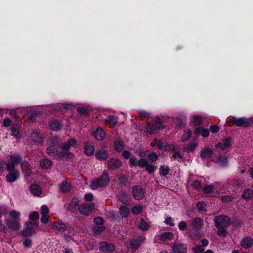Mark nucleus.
<instances>
[{"mask_svg":"<svg viewBox=\"0 0 253 253\" xmlns=\"http://www.w3.org/2000/svg\"><path fill=\"white\" fill-rule=\"evenodd\" d=\"M77 110L79 113H82L85 115H88V111L87 109L84 107H79L77 108Z\"/></svg>","mask_w":253,"mask_h":253,"instance_id":"nucleus-63","label":"nucleus"},{"mask_svg":"<svg viewBox=\"0 0 253 253\" xmlns=\"http://www.w3.org/2000/svg\"><path fill=\"white\" fill-rule=\"evenodd\" d=\"M172 249L173 253H186L187 245L184 244L175 243Z\"/></svg>","mask_w":253,"mask_h":253,"instance_id":"nucleus-15","label":"nucleus"},{"mask_svg":"<svg viewBox=\"0 0 253 253\" xmlns=\"http://www.w3.org/2000/svg\"><path fill=\"white\" fill-rule=\"evenodd\" d=\"M215 226L217 228V234L220 237H225L228 231L226 228L231 224V219L227 215H221L215 217L214 220Z\"/></svg>","mask_w":253,"mask_h":253,"instance_id":"nucleus-1","label":"nucleus"},{"mask_svg":"<svg viewBox=\"0 0 253 253\" xmlns=\"http://www.w3.org/2000/svg\"><path fill=\"white\" fill-rule=\"evenodd\" d=\"M190 139V130H187L184 131L181 137V141L184 142Z\"/></svg>","mask_w":253,"mask_h":253,"instance_id":"nucleus-52","label":"nucleus"},{"mask_svg":"<svg viewBox=\"0 0 253 253\" xmlns=\"http://www.w3.org/2000/svg\"><path fill=\"white\" fill-rule=\"evenodd\" d=\"M51 226L54 230H57L59 232H63L67 229L66 225L61 222H52Z\"/></svg>","mask_w":253,"mask_h":253,"instance_id":"nucleus-22","label":"nucleus"},{"mask_svg":"<svg viewBox=\"0 0 253 253\" xmlns=\"http://www.w3.org/2000/svg\"><path fill=\"white\" fill-rule=\"evenodd\" d=\"M148 158L152 162H155L158 159V156L156 152H153L148 155Z\"/></svg>","mask_w":253,"mask_h":253,"instance_id":"nucleus-57","label":"nucleus"},{"mask_svg":"<svg viewBox=\"0 0 253 253\" xmlns=\"http://www.w3.org/2000/svg\"><path fill=\"white\" fill-rule=\"evenodd\" d=\"M122 165V163L119 159L111 158L107 162V168L111 170H114L119 168Z\"/></svg>","mask_w":253,"mask_h":253,"instance_id":"nucleus-9","label":"nucleus"},{"mask_svg":"<svg viewBox=\"0 0 253 253\" xmlns=\"http://www.w3.org/2000/svg\"><path fill=\"white\" fill-rule=\"evenodd\" d=\"M121 216L123 217H127L129 213V209L125 206H122L119 209Z\"/></svg>","mask_w":253,"mask_h":253,"instance_id":"nucleus-39","label":"nucleus"},{"mask_svg":"<svg viewBox=\"0 0 253 253\" xmlns=\"http://www.w3.org/2000/svg\"><path fill=\"white\" fill-rule=\"evenodd\" d=\"M143 211V206L141 205H137L133 206L131 209V211L134 214H139Z\"/></svg>","mask_w":253,"mask_h":253,"instance_id":"nucleus-43","label":"nucleus"},{"mask_svg":"<svg viewBox=\"0 0 253 253\" xmlns=\"http://www.w3.org/2000/svg\"><path fill=\"white\" fill-rule=\"evenodd\" d=\"M117 197L119 201L124 204H126L128 202L129 200V195L123 191H120L117 195Z\"/></svg>","mask_w":253,"mask_h":253,"instance_id":"nucleus-23","label":"nucleus"},{"mask_svg":"<svg viewBox=\"0 0 253 253\" xmlns=\"http://www.w3.org/2000/svg\"><path fill=\"white\" fill-rule=\"evenodd\" d=\"M92 134L95 138L98 141H101L105 138V132L100 127L97 128L95 131L92 133Z\"/></svg>","mask_w":253,"mask_h":253,"instance_id":"nucleus-24","label":"nucleus"},{"mask_svg":"<svg viewBox=\"0 0 253 253\" xmlns=\"http://www.w3.org/2000/svg\"><path fill=\"white\" fill-rule=\"evenodd\" d=\"M15 165L12 163L11 162H9L6 164V169L8 171L11 172L16 171L15 169Z\"/></svg>","mask_w":253,"mask_h":253,"instance_id":"nucleus-58","label":"nucleus"},{"mask_svg":"<svg viewBox=\"0 0 253 253\" xmlns=\"http://www.w3.org/2000/svg\"><path fill=\"white\" fill-rule=\"evenodd\" d=\"M110 182V178L106 171H104L102 174L98 178L93 180L90 184L92 189L95 190L99 187L106 186Z\"/></svg>","mask_w":253,"mask_h":253,"instance_id":"nucleus-2","label":"nucleus"},{"mask_svg":"<svg viewBox=\"0 0 253 253\" xmlns=\"http://www.w3.org/2000/svg\"><path fill=\"white\" fill-rule=\"evenodd\" d=\"M196 207L199 211L206 212L207 211L204 202L199 201L196 204Z\"/></svg>","mask_w":253,"mask_h":253,"instance_id":"nucleus-44","label":"nucleus"},{"mask_svg":"<svg viewBox=\"0 0 253 253\" xmlns=\"http://www.w3.org/2000/svg\"><path fill=\"white\" fill-rule=\"evenodd\" d=\"M30 191L33 195L39 196L41 193L40 188L37 185H32L30 186Z\"/></svg>","mask_w":253,"mask_h":253,"instance_id":"nucleus-37","label":"nucleus"},{"mask_svg":"<svg viewBox=\"0 0 253 253\" xmlns=\"http://www.w3.org/2000/svg\"><path fill=\"white\" fill-rule=\"evenodd\" d=\"M95 151L94 145L90 142H87L85 143L84 147V152L87 156L92 155Z\"/></svg>","mask_w":253,"mask_h":253,"instance_id":"nucleus-29","label":"nucleus"},{"mask_svg":"<svg viewBox=\"0 0 253 253\" xmlns=\"http://www.w3.org/2000/svg\"><path fill=\"white\" fill-rule=\"evenodd\" d=\"M201 245H196L195 247H192V250L194 253H202L204 251V247L207 246L209 244V241L206 239H203L201 240Z\"/></svg>","mask_w":253,"mask_h":253,"instance_id":"nucleus-18","label":"nucleus"},{"mask_svg":"<svg viewBox=\"0 0 253 253\" xmlns=\"http://www.w3.org/2000/svg\"><path fill=\"white\" fill-rule=\"evenodd\" d=\"M12 135L16 138H20L21 135L19 132L18 126L17 125H12L11 127Z\"/></svg>","mask_w":253,"mask_h":253,"instance_id":"nucleus-42","label":"nucleus"},{"mask_svg":"<svg viewBox=\"0 0 253 253\" xmlns=\"http://www.w3.org/2000/svg\"><path fill=\"white\" fill-rule=\"evenodd\" d=\"M39 215L37 211H34L29 215V218L31 220L35 221L38 219Z\"/></svg>","mask_w":253,"mask_h":253,"instance_id":"nucleus-60","label":"nucleus"},{"mask_svg":"<svg viewBox=\"0 0 253 253\" xmlns=\"http://www.w3.org/2000/svg\"><path fill=\"white\" fill-rule=\"evenodd\" d=\"M193 122L194 126H200L203 123V119L201 115H195L193 116Z\"/></svg>","mask_w":253,"mask_h":253,"instance_id":"nucleus-34","label":"nucleus"},{"mask_svg":"<svg viewBox=\"0 0 253 253\" xmlns=\"http://www.w3.org/2000/svg\"><path fill=\"white\" fill-rule=\"evenodd\" d=\"M6 223L9 229L15 231H18L21 227L20 220H18L7 219Z\"/></svg>","mask_w":253,"mask_h":253,"instance_id":"nucleus-17","label":"nucleus"},{"mask_svg":"<svg viewBox=\"0 0 253 253\" xmlns=\"http://www.w3.org/2000/svg\"><path fill=\"white\" fill-rule=\"evenodd\" d=\"M119 183L120 185H121V187L122 186H125L127 183L128 179L124 175H121L120 176V177L118 178Z\"/></svg>","mask_w":253,"mask_h":253,"instance_id":"nucleus-49","label":"nucleus"},{"mask_svg":"<svg viewBox=\"0 0 253 253\" xmlns=\"http://www.w3.org/2000/svg\"><path fill=\"white\" fill-rule=\"evenodd\" d=\"M95 158L99 161H104L107 159L109 154L104 149H97L95 153Z\"/></svg>","mask_w":253,"mask_h":253,"instance_id":"nucleus-16","label":"nucleus"},{"mask_svg":"<svg viewBox=\"0 0 253 253\" xmlns=\"http://www.w3.org/2000/svg\"><path fill=\"white\" fill-rule=\"evenodd\" d=\"M170 172V168L167 166L161 165L159 168V174L161 176L165 177Z\"/></svg>","mask_w":253,"mask_h":253,"instance_id":"nucleus-33","label":"nucleus"},{"mask_svg":"<svg viewBox=\"0 0 253 253\" xmlns=\"http://www.w3.org/2000/svg\"><path fill=\"white\" fill-rule=\"evenodd\" d=\"M29 139L34 144L37 145L42 144L43 143V140L41 134L36 130L34 131L31 133Z\"/></svg>","mask_w":253,"mask_h":253,"instance_id":"nucleus-12","label":"nucleus"},{"mask_svg":"<svg viewBox=\"0 0 253 253\" xmlns=\"http://www.w3.org/2000/svg\"><path fill=\"white\" fill-rule=\"evenodd\" d=\"M106 122L109 124L111 127H113L117 123L118 119L114 116H109L106 120Z\"/></svg>","mask_w":253,"mask_h":253,"instance_id":"nucleus-38","label":"nucleus"},{"mask_svg":"<svg viewBox=\"0 0 253 253\" xmlns=\"http://www.w3.org/2000/svg\"><path fill=\"white\" fill-rule=\"evenodd\" d=\"M149 227L148 224L143 219H141L139 225V229L143 231H146L149 229Z\"/></svg>","mask_w":253,"mask_h":253,"instance_id":"nucleus-45","label":"nucleus"},{"mask_svg":"<svg viewBox=\"0 0 253 253\" xmlns=\"http://www.w3.org/2000/svg\"><path fill=\"white\" fill-rule=\"evenodd\" d=\"M42 216L41 217L40 220L41 222L43 223H47L50 218V216L48 214H41Z\"/></svg>","mask_w":253,"mask_h":253,"instance_id":"nucleus-64","label":"nucleus"},{"mask_svg":"<svg viewBox=\"0 0 253 253\" xmlns=\"http://www.w3.org/2000/svg\"><path fill=\"white\" fill-rule=\"evenodd\" d=\"M233 139L231 137H227L222 140V142H219L216 145L217 148L221 150H226L232 145Z\"/></svg>","mask_w":253,"mask_h":253,"instance_id":"nucleus-11","label":"nucleus"},{"mask_svg":"<svg viewBox=\"0 0 253 253\" xmlns=\"http://www.w3.org/2000/svg\"><path fill=\"white\" fill-rule=\"evenodd\" d=\"M152 147L156 146L158 149H161L163 147V144L161 140L155 139L151 143Z\"/></svg>","mask_w":253,"mask_h":253,"instance_id":"nucleus-46","label":"nucleus"},{"mask_svg":"<svg viewBox=\"0 0 253 253\" xmlns=\"http://www.w3.org/2000/svg\"><path fill=\"white\" fill-rule=\"evenodd\" d=\"M194 134L198 137L201 135L203 137H207L209 136L210 131L207 128H204L201 126L197 127L194 130Z\"/></svg>","mask_w":253,"mask_h":253,"instance_id":"nucleus-19","label":"nucleus"},{"mask_svg":"<svg viewBox=\"0 0 253 253\" xmlns=\"http://www.w3.org/2000/svg\"><path fill=\"white\" fill-rule=\"evenodd\" d=\"M52 162L48 159L44 158L40 161V166L43 169H49L52 165Z\"/></svg>","mask_w":253,"mask_h":253,"instance_id":"nucleus-31","label":"nucleus"},{"mask_svg":"<svg viewBox=\"0 0 253 253\" xmlns=\"http://www.w3.org/2000/svg\"><path fill=\"white\" fill-rule=\"evenodd\" d=\"M220 199L223 202L228 203L233 200L234 197L231 195H222L220 197Z\"/></svg>","mask_w":253,"mask_h":253,"instance_id":"nucleus-50","label":"nucleus"},{"mask_svg":"<svg viewBox=\"0 0 253 253\" xmlns=\"http://www.w3.org/2000/svg\"><path fill=\"white\" fill-rule=\"evenodd\" d=\"M253 197V190L250 188L246 189L242 195V198L249 201Z\"/></svg>","mask_w":253,"mask_h":253,"instance_id":"nucleus-30","label":"nucleus"},{"mask_svg":"<svg viewBox=\"0 0 253 253\" xmlns=\"http://www.w3.org/2000/svg\"><path fill=\"white\" fill-rule=\"evenodd\" d=\"M9 215L11 218L10 219L20 220L21 214L19 211L16 210H13L9 212Z\"/></svg>","mask_w":253,"mask_h":253,"instance_id":"nucleus-41","label":"nucleus"},{"mask_svg":"<svg viewBox=\"0 0 253 253\" xmlns=\"http://www.w3.org/2000/svg\"><path fill=\"white\" fill-rule=\"evenodd\" d=\"M163 128L162 119L157 117L155 119L154 122L147 123L146 129L148 133L152 134L155 131L162 129Z\"/></svg>","mask_w":253,"mask_h":253,"instance_id":"nucleus-5","label":"nucleus"},{"mask_svg":"<svg viewBox=\"0 0 253 253\" xmlns=\"http://www.w3.org/2000/svg\"><path fill=\"white\" fill-rule=\"evenodd\" d=\"M218 161L223 166H226L228 164V160L227 157L224 156L220 155L218 158Z\"/></svg>","mask_w":253,"mask_h":253,"instance_id":"nucleus-51","label":"nucleus"},{"mask_svg":"<svg viewBox=\"0 0 253 253\" xmlns=\"http://www.w3.org/2000/svg\"><path fill=\"white\" fill-rule=\"evenodd\" d=\"M193 187L196 190H200L202 188V185L200 181L198 180H195L192 184Z\"/></svg>","mask_w":253,"mask_h":253,"instance_id":"nucleus-62","label":"nucleus"},{"mask_svg":"<svg viewBox=\"0 0 253 253\" xmlns=\"http://www.w3.org/2000/svg\"><path fill=\"white\" fill-rule=\"evenodd\" d=\"M76 143V140L74 138L69 139L66 143L62 144L61 148L63 151H68L71 146Z\"/></svg>","mask_w":253,"mask_h":253,"instance_id":"nucleus-27","label":"nucleus"},{"mask_svg":"<svg viewBox=\"0 0 253 253\" xmlns=\"http://www.w3.org/2000/svg\"><path fill=\"white\" fill-rule=\"evenodd\" d=\"M132 193L133 197L136 200H141L144 197V190L139 185L132 187Z\"/></svg>","mask_w":253,"mask_h":253,"instance_id":"nucleus-10","label":"nucleus"},{"mask_svg":"<svg viewBox=\"0 0 253 253\" xmlns=\"http://www.w3.org/2000/svg\"><path fill=\"white\" fill-rule=\"evenodd\" d=\"M253 244V239L250 237L243 238L241 241V245L244 248H249L251 247Z\"/></svg>","mask_w":253,"mask_h":253,"instance_id":"nucleus-28","label":"nucleus"},{"mask_svg":"<svg viewBox=\"0 0 253 253\" xmlns=\"http://www.w3.org/2000/svg\"><path fill=\"white\" fill-rule=\"evenodd\" d=\"M41 214H48L49 210L46 205H42L41 207Z\"/></svg>","mask_w":253,"mask_h":253,"instance_id":"nucleus-59","label":"nucleus"},{"mask_svg":"<svg viewBox=\"0 0 253 253\" xmlns=\"http://www.w3.org/2000/svg\"><path fill=\"white\" fill-rule=\"evenodd\" d=\"M174 234L170 232H166L161 234L157 235L154 238V242L160 243L161 242H165L174 239Z\"/></svg>","mask_w":253,"mask_h":253,"instance_id":"nucleus-8","label":"nucleus"},{"mask_svg":"<svg viewBox=\"0 0 253 253\" xmlns=\"http://www.w3.org/2000/svg\"><path fill=\"white\" fill-rule=\"evenodd\" d=\"M49 126L52 130L55 131L60 130L62 127L60 122L56 120H54L50 122Z\"/></svg>","mask_w":253,"mask_h":253,"instance_id":"nucleus-32","label":"nucleus"},{"mask_svg":"<svg viewBox=\"0 0 253 253\" xmlns=\"http://www.w3.org/2000/svg\"><path fill=\"white\" fill-rule=\"evenodd\" d=\"M145 240L144 236H139L133 239L130 242L131 248L133 249H137L140 246L141 244Z\"/></svg>","mask_w":253,"mask_h":253,"instance_id":"nucleus-20","label":"nucleus"},{"mask_svg":"<svg viewBox=\"0 0 253 253\" xmlns=\"http://www.w3.org/2000/svg\"><path fill=\"white\" fill-rule=\"evenodd\" d=\"M203 221L199 218H195L192 222H191V227L193 228L191 230V237L195 236L199 237L201 236L200 231L203 228Z\"/></svg>","mask_w":253,"mask_h":253,"instance_id":"nucleus-4","label":"nucleus"},{"mask_svg":"<svg viewBox=\"0 0 253 253\" xmlns=\"http://www.w3.org/2000/svg\"><path fill=\"white\" fill-rule=\"evenodd\" d=\"M94 207L93 203L82 204L78 207V211L80 214L88 216L89 215Z\"/></svg>","mask_w":253,"mask_h":253,"instance_id":"nucleus-7","label":"nucleus"},{"mask_svg":"<svg viewBox=\"0 0 253 253\" xmlns=\"http://www.w3.org/2000/svg\"><path fill=\"white\" fill-rule=\"evenodd\" d=\"M38 227V224L33 222H27L24 226V229L21 232L23 237L31 236L35 233V229Z\"/></svg>","mask_w":253,"mask_h":253,"instance_id":"nucleus-6","label":"nucleus"},{"mask_svg":"<svg viewBox=\"0 0 253 253\" xmlns=\"http://www.w3.org/2000/svg\"><path fill=\"white\" fill-rule=\"evenodd\" d=\"M213 154V151L210 148H206L203 149L200 153L202 159L211 158Z\"/></svg>","mask_w":253,"mask_h":253,"instance_id":"nucleus-25","label":"nucleus"},{"mask_svg":"<svg viewBox=\"0 0 253 253\" xmlns=\"http://www.w3.org/2000/svg\"><path fill=\"white\" fill-rule=\"evenodd\" d=\"M130 165L133 167H137L138 164V160L135 157H131L129 159Z\"/></svg>","mask_w":253,"mask_h":253,"instance_id":"nucleus-61","label":"nucleus"},{"mask_svg":"<svg viewBox=\"0 0 253 253\" xmlns=\"http://www.w3.org/2000/svg\"><path fill=\"white\" fill-rule=\"evenodd\" d=\"M157 169V167L153 166L151 164H148L146 167V170L148 173L151 174L155 171V170Z\"/></svg>","mask_w":253,"mask_h":253,"instance_id":"nucleus-54","label":"nucleus"},{"mask_svg":"<svg viewBox=\"0 0 253 253\" xmlns=\"http://www.w3.org/2000/svg\"><path fill=\"white\" fill-rule=\"evenodd\" d=\"M164 223L166 225H170L171 227H174L175 225L174 219L171 217H167L165 219Z\"/></svg>","mask_w":253,"mask_h":253,"instance_id":"nucleus-53","label":"nucleus"},{"mask_svg":"<svg viewBox=\"0 0 253 253\" xmlns=\"http://www.w3.org/2000/svg\"><path fill=\"white\" fill-rule=\"evenodd\" d=\"M148 161L144 158H141L138 160V167L141 168L146 167L148 165Z\"/></svg>","mask_w":253,"mask_h":253,"instance_id":"nucleus-56","label":"nucleus"},{"mask_svg":"<svg viewBox=\"0 0 253 253\" xmlns=\"http://www.w3.org/2000/svg\"><path fill=\"white\" fill-rule=\"evenodd\" d=\"M209 130L211 133H216L219 131L220 128L218 125H211L210 126Z\"/></svg>","mask_w":253,"mask_h":253,"instance_id":"nucleus-55","label":"nucleus"},{"mask_svg":"<svg viewBox=\"0 0 253 253\" xmlns=\"http://www.w3.org/2000/svg\"><path fill=\"white\" fill-rule=\"evenodd\" d=\"M99 249L102 252H112L115 250V247L112 243L101 242L100 243Z\"/></svg>","mask_w":253,"mask_h":253,"instance_id":"nucleus-14","label":"nucleus"},{"mask_svg":"<svg viewBox=\"0 0 253 253\" xmlns=\"http://www.w3.org/2000/svg\"><path fill=\"white\" fill-rule=\"evenodd\" d=\"M20 177V173L18 170L9 172L6 175V181L8 182H13L16 181Z\"/></svg>","mask_w":253,"mask_h":253,"instance_id":"nucleus-21","label":"nucleus"},{"mask_svg":"<svg viewBox=\"0 0 253 253\" xmlns=\"http://www.w3.org/2000/svg\"><path fill=\"white\" fill-rule=\"evenodd\" d=\"M124 144L122 141L116 140L114 143V148L117 152H121L124 149Z\"/></svg>","mask_w":253,"mask_h":253,"instance_id":"nucleus-36","label":"nucleus"},{"mask_svg":"<svg viewBox=\"0 0 253 253\" xmlns=\"http://www.w3.org/2000/svg\"><path fill=\"white\" fill-rule=\"evenodd\" d=\"M79 204V200L77 198L74 197L73 198L71 202L68 204V206L67 207V209L68 210L72 211L74 210L76 207Z\"/></svg>","mask_w":253,"mask_h":253,"instance_id":"nucleus-35","label":"nucleus"},{"mask_svg":"<svg viewBox=\"0 0 253 253\" xmlns=\"http://www.w3.org/2000/svg\"><path fill=\"white\" fill-rule=\"evenodd\" d=\"M10 162L15 165H17L20 163L21 160V156L20 155H10Z\"/></svg>","mask_w":253,"mask_h":253,"instance_id":"nucleus-40","label":"nucleus"},{"mask_svg":"<svg viewBox=\"0 0 253 253\" xmlns=\"http://www.w3.org/2000/svg\"><path fill=\"white\" fill-rule=\"evenodd\" d=\"M49 145L46 149L47 154L52 157L58 156V148L59 147L60 144L58 138L55 137L51 138L49 141Z\"/></svg>","mask_w":253,"mask_h":253,"instance_id":"nucleus-3","label":"nucleus"},{"mask_svg":"<svg viewBox=\"0 0 253 253\" xmlns=\"http://www.w3.org/2000/svg\"><path fill=\"white\" fill-rule=\"evenodd\" d=\"M71 185L67 181H63L59 185L60 191L62 193L70 192L71 189Z\"/></svg>","mask_w":253,"mask_h":253,"instance_id":"nucleus-26","label":"nucleus"},{"mask_svg":"<svg viewBox=\"0 0 253 253\" xmlns=\"http://www.w3.org/2000/svg\"><path fill=\"white\" fill-rule=\"evenodd\" d=\"M214 188V186L212 184L209 185H205L203 187V190L206 194H209L213 191Z\"/></svg>","mask_w":253,"mask_h":253,"instance_id":"nucleus-47","label":"nucleus"},{"mask_svg":"<svg viewBox=\"0 0 253 253\" xmlns=\"http://www.w3.org/2000/svg\"><path fill=\"white\" fill-rule=\"evenodd\" d=\"M105 230V227L104 226L100 225L94 227L93 228V232L95 235H99Z\"/></svg>","mask_w":253,"mask_h":253,"instance_id":"nucleus-48","label":"nucleus"},{"mask_svg":"<svg viewBox=\"0 0 253 253\" xmlns=\"http://www.w3.org/2000/svg\"><path fill=\"white\" fill-rule=\"evenodd\" d=\"M253 121L252 119H247L245 117H241L236 118V126H243L244 127H250Z\"/></svg>","mask_w":253,"mask_h":253,"instance_id":"nucleus-13","label":"nucleus"}]
</instances>
